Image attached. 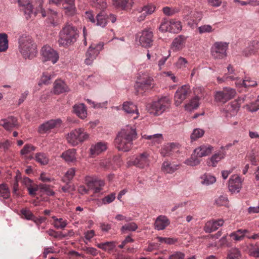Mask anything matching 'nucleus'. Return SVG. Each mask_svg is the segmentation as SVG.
Segmentation results:
<instances>
[{
  "label": "nucleus",
  "mask_w": 259,
  "mask_h": 259,
  "mask_svg": "<svg viewBox=\"0 0 259 259\" xmlns=\"http://www.w3.org/2000/svg\"><path fill=\"white\" fill-rule=\"evenodd\" d=\"M79 36L77 28L72 24L66 23L59 32L58 44L60 47H66L74 44Z\"/></svg>",
  "instance_id": "1"
},
{
  "label": "nucleus",
  "mask_w": 259,
  "mask_h": 259,
  "mask_svg": "<svg viewBox=\"0 0 259 259\" xmlns=\"http://www.w3.org/2000/svg\"><path fill=\"white\" fill-rule=\"evenodd\" d=\"M18 42L20 52L25 59H31L35 56L37 53L36 45L31 37L22 35L20 36Z\"/></svg>",
  "instance_id": "2"
},
{
  "label": "nucleus",
  "mask_w": 259,
  "mask_h": 259,
  "mask_svg": "<svg viewBox=\"0 0 259 259\" xmlns=\"http://www.w3.org/2000/svg\"><path fill=\"white\" fill-rule=\"evenodd\" d=\"M170 105L171 100L168 97H161L149 105L148 110L150 114L158 116L168 109Z\"/></svg>",
  "instance_id": "3"
},
{
  "label": "nucleus",
  "mask_w": 259,
  "mask_h": 259,
  "mask_svg": "<svg viewBox=\"0 0 259 259\" xmlns=\"http://www.w3.org/2000/svg\"><path fill=\"white\" fill-rule=\"evenodd\" d=\"M89 138V135L83 128H78L72 131L67 135V140L73 146L77 145Z\"/></svg>",
  "instance_id": "4"
},
{
  "label": "nucleus",
  "mask_w": 259,
  "mask_h": 259,
  "mask_svg": "<svg viewBox=\"0 0 259 259\" xmlns=\"http://www.w3.org/2000/svg\"><path fill=\"white\" fill-rule=\"evenodd\" d=\"M228 45L226 42H216L211 48V54L215 59H223L226 57Z\"/></svg>",
  "instance_id": "5"
},
{
  "label": "nucleus",
  "mask_w": 259,
  "mask_h": 259,
  "mask_svg": "<svg viewBox=\"0 0 259 259\" xmlns=\"http://www.w3.org/2000/svg\"><path fill=\"white\" fill-rule=\"evenodd\" d=\"M149 155L147 152H143L136 156L133 160L127 162L128 166L135 165L140 168H144L149 165Z\"/></svg>",
  "instance_id": "6"
},
{
  "label": "nucleus",
  "mask_w": 259,
  "mask_h": 259,
  "mask_svg": "<svg viewBox=\"0 0 259 259\" xmlns=\"http://www.w3.org/2000/svg\"><path fill=\"white\" fill-rule=\"evenodd\" d=\"M153 33L148 29H145L139 33L136 37V41L143 47L149 48L153 43Z\"/></svg>",
  "instance_id": "7"
},
{
  "label": "nucleus",
  "mask_w": 259,
  "mask_h": 259,
  "mask_svg": "<svg viewBox=\"0 0 259 259\" xmlns=\"http://www.w3.org/2000/svg\"><path fill=\"white\" fill-rule=\"evenodd\" d=\"M236 94L234 89L224 88L223 91L216 92L214 94V100L217 102L225 103L234 98Z\"/></svg>",
  "instance_id": "8"
},
{
  "label": "nucleus",
  "mask_w": 259,
  "mask_h": 259,
  "mask_svg": "<svg viewBox=\"0 0 259 259\" xmlns=\"http://www.w3.org/2000/svg\"><path fill=\"white\" fill-rule=\"evenodd\" d=\"M103 48V44L92 45L89 48L86 53V59L84 61L85 63L87 65H91L99 55Z\"/></svg>",
  "instance_id": "9"
},
{
  "label": "nucleus",
  "mask_w": 259,
  "mask_h": 259,
  "mask_svg": "<svg viewBox=\"0 0 259 259\" xmlns=\"http://www.w3.org/2000/svg\"><path fill=\"white\" fill-rule=\"evenodd\" d=\"M41 53L45 61H49L53 64H55L59 59L58 53L49 46H44L41 48Z\"/></svg>",
  "instance_id": "10"
},
{
  "label": "nucleus",
  "mask_w": 259,
  "mask_h": 259,
  "mask_svg": "<svg viewBox=\"0 0 259 259\" xmlns=\"http://www.w3.org/2000/svg\"><path fill=\"white\" fill-rule=\"evenodd\" d=\"M117 136L125 140L126 141L130 143L133 145V141L137 137V133L135 128L131 126L126 125L118 132Z\"/></svg>",
  "instance_id": "11"
},
{
  "label": "nucleus",
  "mask_w": 259,
  "mask_h": 259,
  "mask_svg": "<svg viewBox=\"0 0 259 259\" xmlns=\"http://www.w3.org/2000/svg\"><path fill=\"white\" fill-rule=\"evenodd\" d=\"M85 182L89 188L93 190L94 193H99L105 185L103 181L91 176H87Z\"/></svg>",
  "instance_id": "12"
},
{
  "label": "nucleus",
  "mask_w": 259,
  "mask_h": 259,
  "mask_svg": "<svg viewBox=\"0 0 259 259\" xmlns=\"http://www.w3.org/2000/svg\"><path fill=\"white\" fill-rule=\"evenodd\" d=\"M190 90L188 86L183 85L179 88L175 94V104L179 106L183 101L190 95Z\"/></svg>",
  "instance_id": "13"
},
{
  "label": "nucleus",
  "mask_w": 259,
  "mask_h": 259,
  "mask_svg": "<svg viewBox=\"0 0 259 259\" xmlns=\"http://www.w3.org/2000/svg\"><path fill=\"white\" fill-rule=\"evenodd\" d=\"M180 147L179 143H168L162 146L160 153L162 157H169L174 153L178 152Z\"/></svg>",
  "instance_id": "14"
},
{
  "label": "nucleus",
  "mask_w": 259,
  "mask_h": 259,
  "mask_svg": "<svg viewBox=\"0 0 259 259\" xmlns=\"http://www.w3.org/2000/svg\"><path fill=\"white\" fill-rule=\"evenodd\" d=\"M62 123L60 119L50 120L42 124L38 127V132L40 134H45L50 132L52 129L60 126Z\"/></svg>",
  "instance_id": "15"
},
{
  "label": "nucleus",
  "mask_w": 259,
  "mask_h": 259,
  "mask_svg": "<svg viewBox=\"0 0 259 259\" xmlns=\"http://www.w3.org/2000/svg\"><path fill=\"white\" fill-rule=\"evenodd\" d=\"M203 91V89L201 87H197L194 89V92L196 95L190 101V103L185 105V108L186 110L191 111L199 107L200 98L199 95V93L201 94Z\"/></svg>",
  "instance_id": "16"
},
{
  "label": "nucleus",
  "mask_w": 259,
  "mask_h": 259,
  "mask_svg": "<svg viewBox=\"0 0 259 259\" xmlns=\"http://www.w3.org/2000/svg\"><path fill=\"white\" fill-rule=\"evenodd\" d=\"M242 188V181L238 175H233L230 178L228 188L232 193H238Z\"/></svg>",
  "instance_id": "17"
},
{
  "label": "nucleus",
  "mask_w": 259,
  "mask_h": 259,
  "mask_svg": "<svg viewBox=\"0 0 259 259\" xmlns=\"http://www.w3.org/2000/svg\"><path fill=\"white\" fill-rule=\"evenodd\" d=\"M0 125L2 126L7 131H12L13 128L19 126L17 119L14 117H9L6 119L0 121Z\"/></svg>",
  "instance_id": "18"
},
{
  "label": "nucleus",
  "mask_w": 259,
  "mask_h": 259,
  "mask_svg": "<svg viewBox=\"0 0 259 259\" xmlns=\"http://www.w3.org/2000/svg\"><path fill=\"white\" fill-rule=\"evenodd\" d=\"M114 144L115 147L119 150L123 152H127L130 151L132 145L124 140L123 138L117 136L114 140Z\"/></svg>",
  "instance_id": "19"
},
{
  "label": "nucleus",
  "mask_w": 259,
  "mask_h": 259,
  "mask_svg": "<svg viewBox=\"0 0 259 259\" xmlns=\"http://www.w3.org/2000/svg\"><path fill=\"white\" fill-rule=\"evenodd\" d=\"M113 6L121 10L128 11L131 9L134 0H112Z\"/></svg>",
  "instance_id": "20"
},
{
  "label": "nucleus",
  "mask_w": 259,
  "mask_h": 259,
  "mask_svg": "<svg viewBox=\"0 0 259 259\" xmlns=\"http://www.w3.org/2000/svg\"><path fill=\"white\" fill-rule=\"evenodd\" d=\"M224 221L222 219L218 220H212L208 221L204 227V230L206 233H210L217 230L219 227L222 226Z\"/></svg>",
  "instance_id": "21"
},
{
  "label": "nucleus",
  "mask_w": 259,
  "mask_h": 259,
  "mask_svg": "<svg viewBox=\"0 0 259 259\" xmlns=\"http://www.w3.org/2000/svg\"><path fill=\"white\" fill-rule=\"evenodd\" d=\"M122 109L127 114H135V116L133 117L134 119H136L139 117V113L137 107L132 102H124L122 105Z\"/></svg>",
  "instance_id": "22"
},
{
  "label": "nucleus",
  "mask_w": 259,
  "mask_h": 259,
  "mask_svg": "<svg viewBox=\"0 0 259 259\" xmlns=\"http://www.w3.org/2000/svg\"><path fill=\"white\" fill-rule=\"evenodd\" d=\"M170 224V221L167 217L163 215L158 216L154 223V228L157 230H164Z\"/></svg>",
  "instance_id": "23"
},
{
  "label": "nucleus",
  "mask_w": 259,
  "mask_h": 259,
  "mask_svg": "<svg viewBox=\"0 0 259 259\" xmlns=\"http://www.w3.org/2000/svg\"><path fill=\"white\" fill-rule=\"evenodd\" d=\"M187 37L180 35L175 38L171 44V48L174 51L182 50L185 46Z\"/></svg>",
  "instance_id": "24"
},
{
  "label": "nucleus",
  "mask_w": 259,
  "mask_h": 259,
  "mask_svg": "<svg viewBox=\"0 0 259 259\" xmlns=\"http://www.w3.org/2000/svg\"><path fill=\"white\" fill-rule=\"evenodd\" d=\"M54 93L59 95L69 91L67 84L62 80H56L54 83Z\"/></svg>",
  "instance_id": "25"
},
{
  "label": "nucleus",
  "mask_w": 259,
  "mask_h": 259,
  "mask_svg": "<svg viewBox=\"0 0 259 259\" xmlns=\"http://www.w3.org/2000/svg\"><path fill=\"white\" fill-rule=\"evenodd\" d=\"M73 112L82 119L87 117V110L85 105L83 103L76 104L73 107Z\"/></svg>",
  "instance_id": "26"
},
{
  "label": "nucleus",
  "mask_w": 259,
  "mask_h": 259,
  "mask_svg": "<svg viewBox=\"0 0 259 259\" xmlns=\"http://www.w3.org/2000/svg\"><path fill=\"white\" fill-rule=\"evenodd\" d=\"M142 138L149 140L148 144L151 146L160 144L163 140L161 134H156L152 135H144Z\"/></svg>",
  "instance_id": "27"
},
{
  "label": "nucleus",
  "mask_w": 259,
  "mask_h": 259,
  "mask_svg": "<svg viewBox=\"0 0 259 259\" xmlns=\"http://www.w3.org/2000/svg\"><path fill=\"white\" fill-rule=\"evenodd\" d=\"M107 148V143L105 142H98L91 146L90 153L92 155H97L105 151Z\"/></svg>",
  "instance_id": "28"
},
{
  "label": "nucleus",
  "mask_w": 259,
  "mask_h": 259,
  "mask_svg": "<svg viewBox=\"0 0 259 259\" xmlns=\"http://www.w3.org/2000/svg\"><path fill=\"white\" fill-rule=\"evenodd\" d=\"M213 149V147L209 145H202L195 149L194 152L196 154L197 156L202 157L210 154Z\"/></svg>",
  "instance_id": "29"
},
{
  "label": "nucleus",
  "mask_w": 259,
  "mask_h": 259,
  "mask_svg": "<svg viewBox=\"0 0 259 259\" xmlns=\"http://www.w3.org/2000/svg\"><path fill=\"white\" fill-rule=\"evenodd\" d=\"M19 7H23L26 18H30L33 14L32 5L29 2L22 0H18Z\"/></svg>",
  "instance_id": "30"
},
{
  "label": "nucleus",
  "mask_w": 259,
  "mask_h": 259,
  "mask_svg": "<svg viewBox=\"0 0 259 259\" xmlns=\"http://www.w3.org/2000/svg\"><path fill=\"white\" fill-rule=\"evenodd\" d=\"M137 83V87L139 89H141L143 90H146L153 88L154 80L152 77L148 76Z\"/></svg>",
  "instance_id": "31"
},
{
  "label": "nucleus",
  "mask_w": 259,
  "mask_h": 259,
  "mask_svg": "<svg viewBox=\"0 0 259 259\" xmlns=\"http://www.w3.org/2000/svg\"><path fill=\"white\" fill-rule=\"evenodd\" d=\"M61 157L67 162H73L76 161V150L69 149L61 154Z\"/></svg>",
  "instance_id": "32"
},
{
  "label": "nucleus",
  "mask_w": 259,
  "mask_h": 259,
  "mask_svg": "<svg viewBox=\"0 0 259 259\" xmlns=\"http://www.w3.org/2000/svg\"><path fill=\"white\" fill-rule=\"evenodd\" d=\"M241 251L236 247L229 249L227 252L226 259H241Z\"/></svg>",
  "instance_id": "33"
},
{
  "label": "nucleus",
  "mask_w": 259,
  "mask_h": 259,
  "mask_svg": "<svg viewBox=\"0 0 259 259\" xmlns=\"http://www.w3.org/2000/svg\"><path fill=\"white\" fill-rule=\"evenodd\" d=\"M179 165H172L169 161H164L162 164L161 169L162 171L167 174H172L177 169Z\"/></svg>",
  "instance_id": "34"
},
{
  "label": "nucleus",
  "mask_w": 259,
  "mask_h": 259,
  "mask_svg": "<svg viewBox=\"0 0 259 259\" xmlns=\"http://www.w3.org/2000/svg\"><path fill=\"white\" fill-rule=\"evenodd\" d=\"M116 244L115 241L105 242L97 244V246L104 251L111 252L115 247Z\"/></svg>",
  "instance_id": "35"
},
{
  "label": "nucleus",
  "mask_w": 259,
  "mask_h": 259,
  "mask_svg": "<svg viewBox=\"0 0 259 259\" xmlns=\"http://www.w3.org/2000/svg\"><path fill=\"white\" fill-rule=\"evenodd\" d=\"M97 25L104 27L107 23L106 13L103 11L101 12L96 16Z\"/></svg>",
  "instance_id": "36"
},
{
  "label": "nucleus",
  "mask_w": 259,
  "mask_h": 259,
  "mask_svg": "<svg viewBox=\"0 0 259 259\" xmlns=\"http://www.w3.org/2000/svg\"><path fill=\"white\" fill-rule=\"evenodd\" d=\"M225 157V154L223 153H218L212 155L209 161H207L208 165L212 166H215L217 164L221 159Z\"/></svg>",
  "instance_id": "37"
},
{
  "label": "nucleus",
  "mask_w": 259,
  "mask_h": 259,
  "mask_svg": "<svg viewBox=\"0 0 259 259\" xmlns=\"http://www.w3.org/2000/svg\"><path fill=\"white\" fill-rule=\"evenodd\" d=\"M155 5L150 4L138 8L136 11L138 12H144L147 16L152 14L155 11Z\"/></svg>",
  "instance_id": "38"
},
{
  "label": "nucleus",
  "mask_w": 259,
  "mask_h": 259,
  "mask_svg": "<svg viewBox=\"0 0 259 259\" xmlns=\"http://www.w3.org/2000/svg\"><path fill=\"white\" fill-rule=\"evenodd\" d=\"M8 48L7 34L0 33V52H5Z\"/></svg>",
  "instance_id": "39"
},
{
  "label": "nucleus",
  "mask_w": 259,
  "mask_h": 259,
  "mask_svg": "<svg viewBox=\"0 0 259 259\" xmlns=\"http://www.w3.org/2000/svg\"><path fill=\"white\" fill-rule=\"evenodd\" d=\"M138 229V225L134 222L126 224L121 228L122 234H125L127 231H135Z\"/></svg>",
  "instance_id": "40"
},
{
  "label": "nucleus",
  "mask_w": 259,
  "mask_h": 259,
  "mask_svg": "<svg viewBox=\"0 0 259 259\" xmlns=\"http://www.w3.org/2000/svg\"><path fill=\"white\" fill-rule=\"evenodd\" d=\"M35 157L36 161L41 165H46L49 162V159L46 153H37Z\"/></svg>",
  "instance_id": "41"
},
{
  "label": "nucleus",
  "mask_w": 259,
  "mask_h": 259,
  "mask_svg": "<svg viewBox=\"0 0 259 259\" xmlns=\"http://www.w3.org/2000/svg\"><path fill=\"white\" fill-rule=\"evenodd\" d=\"M170 23V32L178 33L181 30L182 26L180 21L172 20Z\"/></svg>",
  "instance_id": "42"
},
{
  "label": "nucleus",
  "mask_w": 259,
  "mask_h": 259,
  "mask_svg": "<svg viewBox=\"0 0 259 259\" xmlns=\"http://www.w3.org/2000/svg\"><path fill=\"white\" fill-rule=\"evenodd\" d=\"M38 188L41 192H45L48 196H53L55 192L51 189L50 186L44 184L38 185Z\"/></svg>",
  "instance_id": "43"
},
{
  "label": "nucleus",
  "mask_w": 259,
  "mask_h": 259,
  "mask_svg": "<svg viewBox=\"0 0 259 259\" xmlns=\"http://www.w3.org/2000/svg\"><path fill=\"white\" fill-rule=\"evenodd\" d=\"M229 110L233 114H235L239 111L240 105L238 101L234 100L228 105Z\"/></svg>",
  "instance_id": "44"
},
{
  "label": "nucleus",
  "mask_w": 259,
  "mask_h": 259,
  "mask_svg": "<svg viewBox=\"0 0 259 259\" xmlns=\"http://www.w3.org/2000/svg\"><path fill=\"white\" fill-rule=\"evenodd\" d=\"M202 180L201 183L203 185H209L214 183L216 180L215 178L209 175H204L201 177Z\"/></svg>",
  "instance_id": "45"
},
{
  "label": "nucleus",
  "mask_w": 259,
  "mask_h": 259,
  "mask_svg": "<svg viewBox=\"0 0 259 259\" xmlns=\"http://www.w3.org/2000/svg\"><path fill=\"white\" fill-rule=\"evenodd\" d=\"M243 107L245 108L248 111L255 112L259 110V100L257 99L250 104H246Z\"/></svg>",
  "instance_id": "46"
},
{
  "label": "nucleus",
  "mask_w": 259,
  "mask_h": 259,
  "mask_svg": "<svg viewBox=\"0 0 259 259\" xmlns=\"http://www.w3.org/2000/svg\"><path fill=\"white\" fill-rule=\"evenodd\" d=\"M64 13L68 16H73L76 14V9L75 5H67L64 7Z\"/></svg>",
  "instance_id": "47"
},
{
  "label": "nucleus",
  "mask_w": 259,
  "mask_h": 259,
  "mask_svg": "<svg viewBox=\"0 0 259 259\" xmlns=\"http://www.w3.org/2000/svg\"><path fill=\"white\" fill-rule=\"evenodd\" d=\"M10 193L8 187L5 184H0V196L4 199H8Z\"/></svg>",
  "instance_id": "48"
},
{
  "label": "nucleus",
  "mask_w": 259,
  "mask_h": 259,
  "mask_svg": "<svg viewBox=\"0 0 259 259\" xmlns=\"http://www.w3.org/2000/svg\"><path fill=\"white\" fill-rule=\"evenodd\" d=\"M36 147L31 144H26L21 150L20 153L22 155H25L35 151Z\"/></svg>",
  "instance_id": "49"
},
{
  "label": "nucleus",
  "mask_w": 259,
  "mask_h": 259,
  "mask_svg": "<svg viewBox=\"0 0 259 259\" xmlns=\"http://www.w3.org/2000/svg\"><path fill=\"white\" fill-rule=\"evenodd\" d=\"M197 157V156H192L190 158L186 160L185 163L192 166L198 165L200 161Z\"/></svg>",
  "instance_id": "50"
},
{
  "label": "nucleus",
  "mask_w": 259,
  "mask_h": 259,
  "mask_svg": "<svg viewBox=\"0 0 259 259\" xmlns=\"http://www.w3.org/2000/svg\"><path fill=\"white\" fill-rule=\"evenodd\" d=\"M46 233L50 236H52L55 238L62 239L67 236L66 234L62 233V232H58L53 229H49L46 231Z\"/></svg>",
  "instance_id": "51"
},
{
  "label": "nucleus",
  "mask_w": 259,
  "mask_h": 259,
  "mask_svg": "<svg viewBox=\"0 0 259 259\" xmlns=\"http://www.w3.org/2000/svg\"><path fill=\"white\" fill-rule=\"evenodd\" d=\"M204 134V131L200 128L195 129L191 135L192 140H196L197 139L202 137Z\"/></svg>",
  "instance_id": "52"
},
{
  "label": "nucleus",
  "mask_w": 259,
  "mask_h": 259,
  "mask_svg": "<svg viewBox=\"0 0 259 259\" xmlns=\"http://www.w3.org/2000/svg\"><path fill=\"white\" fill-rule=\"evenodd\" d=\"M52 78L51 75L48 74L46 73H44L40 78V80L38 83L39 85L42 84H48L50 83V80Z\"/></svg>",
  "instance_id": "53"
},
{
  "label": "nucleus",
  "mask_w": 259,
  "mask_h": 259,
  "mask_svg": "<svg viewBox=\"0 0 259 259\" xmlns=\"http://www.w3.org/2000/svg\"><path fill=\"white\" fill-rule=\"evenodd\" d=\"M170 21H164L161 22L159 27V29L160 31L162 32H166V31H169L170 32Z\"/></svg>",
  "instance_id": "54"
},
{
  "label": "nucleus",
  "mask_w": 259,
  "mask_h": 259,
  "mask_svg": "<svg viewBox=\"0 0 259 259\" xmlns=\"http://www.w3.org/2000/svg\"><path fill=\"white\" fill-rule=\"evenodd\" d=\"M94 6L100 9H104L107 7L106 0H93Z\"/></svg>",
  "instance_id": "55"
},
{
  "label": "nucleus",
  "mask_w": 259,
  "mask_h": 259,
  "mask_svg": "<svg viewBox=\"0 0 259 259\" xmlns=\"http://www.w3.org/2000/svg\"><path fill=\"white\" fill-rule=\"evenodd\" d=\"M256 85V81L252 80L249 78L243 79L242 81V85L245 88L255 87Z\"/></svg>",
  "instance_id": "56"
},
{
  "label": "nucleus",
  "mask_w": 259,
  "mask_h": 259,
  "mask_svg": "<svg viewBox=\"0 0 259 259\" xmlns=\"http://www.w3.org/2000/svg\"><path fill=\"white\" fill-rule=\"evenodd\" d=\"M163 13L167 16H171L178 12V10L175 8H172L168 7H164L162 9Z\"/></svg>",
  "instance_id": "57"
},
{
  "label": "nucleus",
  "mask_w": 259,
  "mask_h": 259,
  "mask_svg": "<svg viewBox=\"0 0 259 259\" xmlns=\"http://www.w3.org/2000/svg\"><path fill=\"white\" fill-rule=\"evenodd\" d=\"M116 193H112L102 199V202L104 204H109L113 202L115 199Z\"/></svg>",
  "instance_id": "58"
},
{
  "label": "nucleus",
  "mask_w": 259,
  "mask_h": 259,
  "mask_svg": "<svg viewBox=\"0 0 259 259\" xmlns=\"http://www.w3.org/2000/svg\"><path fill=\"white\" fill-rule=\"evenodd\" d=\"M188 61L186 59L182 57L179 58L177 62L176 63V66L179 68H182L186 67Z\"/></svg>",
  "instance_id": "59"
},
{
  "label": "nucleus",
  "mask_w": 259,
  "mask_h": 259,
  "mask_svg": "<svg viewBox=\"0 0 259 259\" xmlns=\"http://www.w3.org/2000/svg\"><path fill=\"white\" fill-rule=\"evenodd\" d=\"M21 214L24 217L25 219L27 220H31L34 216L33 213L27 209H22L21 210Z\"/></svg>",
  "instance_id": "60"
},
{
  "label": "nucleus",
  "mask_w": 259,
  "mask_h": 259,
  "mask_svg": "<svg viewBox=\"0 0 259 259\" xmlns=\"http://www.w3.org/2000/svg\"><path fill=\"white\" fill-rule=\"evenodd\" d=\"M200 33H209L212 31V27L210 25H204L198 28Z\"/></svg>",
  "instance_id": "61"
},
{
  "label": "nucleus",
  "mask_w": 259,
  "mask_h": 259,
  "mask_svg": "<svg viewBox=\"0 0 259 259\" xmlns=\"http://www.w3.org/2000/svg\"><path fill=\"white\" fill-rule=\"evenodd\" d=\"M185 255L180 251H177L169 256L168 259H184Z\"/></svg>",
  "instance_id": "62"
},
{
  "label": "nucleus",
  "mask_w": 259,
  "mask_h": 259,
  "mask_svg": "<svg viewBox=\"0 0 259 259\" xmlns=\"http://www.w3.org/2000/svg\"><path fill=\"white\" fill-rule=\"evenodd\" d=\"M75 169L74 168L69 169L65 173V178L67 180L70 181L72 180L75 175Z\"/></svg>",
  "instance_id": "63"
},
{
  "label": "nucleus",
  "mask_w": 259,
  "mask_h": 259,
  "mask_svg": "<svg viewBox=\"0 0 259 259\" xmlns=\"http://www.w3.org/2000/svg\"><path fill=\"white\" fill-rule=\"evenodd\" d=\"M228 201V198L224 196H220L216 200L215 203L219 206L225 205Z\"/></svg>",
  "instance_id": "64"
}]
</instances>
